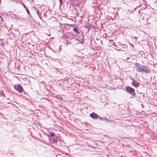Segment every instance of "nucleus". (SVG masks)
Returning <instances> with one entry per match:
<instances>
[{
    "mask_svg": "<svg viewBox=\"0 0 157 157\" xmlns=\"http://www.w3.org/2000/svg\"><path fill=\"white\" fill-rule=\"evenodd\" d=\"M117 50H118L119 51H121V49H117Z\"/></svg>",
    "mask_w": 157,
    "mask_h": 157,
    "instance_id": "nucleus-16",
    "label": "nucleus"
},
{
    "mask_svg": "<svg viewBox=\"0 0 157 157\" xmlns=\"http://www.w3.org/2000/svg\"><path fill=\"white\" fill-rule=\"evenodd\" d=\"M83 43V41H82V42H81V43H82V44Z\"/></svg>",
    "mask_w": 157,
    "mask_h": 157,
    "instance_id": "nucleus-20",
    "label": "nucleus"
},
{
    "mask_svg": "<svg viewBox=\"0 0 157 157\" xmlns=\"http://www.w3.org/2000/svg\"><path fill=\"white\" fill-rule=\"evenodd\" d=\"M56 98L57 99H62V98L60 96H59L58 95L56 96Z\"/></svg>",
    "mask_w": 157,
    "mask_h": 157,
    "instance_id": "nucleus-11",
    "label": "nucleus"
},
{
    "mask_svg": "<svg viewBox=\"0 0 157 157\" xmlns=\"http://www.w3.org/2000/svg\"><path fill=\"white\" fill-rule=\"evenodd\" d=\"M59 0V1L60 5L61 6V5H62V0Z\"/></svg>",
    "mask_w": 157,
    "mask_h": 157,
    "instance_id": "nucleus-12",
    "label": "nucleus"
},
{
    "mask_svg": "<svg viewBox=\"0 0 157 157\" xmlns=\"http://www.w3.org/2000/svg\"><path fill=\"white\" fill-rule=\"evenodd\" d=\"M15 17H14L16 18L20 19L21 18V17L20 16H17V15H15Z\"/></svg>",
    "mask_w": 157,
    "mask_h": 157,
    "instance_id": "nucleus-8",
    "label": "nucleus"
},
{
    "mask_svg": "<svg viewBox=\"0 0 157 157\" xmlns=\"http://www.w3.org/2000/svg\"><path fill=\"white\" fill-rule=\"evenodd\" d=\"M41 7V6H38V9H37L36 7L35 6H33V8L36 11V13L38 15V16L39 17V15L40 14V13H39V11L38 10V9L39 8H40Z\"/></svg>",
    "mask_w": 157,
    "mask_h": 157,
    "instance_id": "nucleus-6",
    "label": "nucleus"
},
{
    "mask_svg": "<svg viewBox=\"0 0 157 157\" xmlns=\"http://www.w3.org/2000/svg\"><path fill=\"white\" fill-rule=\"evenodd\" d=\"M125 89L127 92L130 93H133V94H132V95L134 96L135 93H134V92L135 90L133 88L129 86H127L125 88Z\"/></svg>",
    "mask_w": 157,
    "mask_h": 157,
    "instance_id": "nucleus-3",
    "label": "nucleus"
},
{
    "mask_svg": "<svg viewBox=\"0 0 157 157\" xmlns=\"http://www.w3.org/2000/svg\"><path fill=\"white\" fill-rule=\"evenodd\" d=\"M25 9L26 10V11L27 13L28 14H30V12H29V10L28 9V8H25Z\"/></svg>",
    "mask_w": 157,
    "mask_h": 157,
    "instance_id": "nucleus-10",
    "label": "nucleus"
},
{
    "mask_svg": "<svg viewBox=\"0 0 157 157\" xmlns=\"http://www.w3.org/2000/svg\"><path fill=\"white\" fill-rule=\"evenodd\" d=\"M134 38H137L135 36L134 37Z\"/></svg>",
    "mask_w": 157,
    "mask_h": 157,
    "instance_id": "nucleus-19",
    "label": "nucleus"
},
{
    "mask_svg": "<svg viewBox=\"0 0 157 157\" xmlns=\"http://www.w3.org/2000/svg\"><path fill=\"white\" fill-rule=\"evenodd\" d=\"M73 30H74V31L75 32V33H79L78 31V29H77V28H74L73 29Z\"/></svg>",
    "mask_w": 157,
    "mask_h": 157,
    "instance_id": "nucleus-7",
    "label": "nucleus"
},
{
    "mask_svg": "<svg viewBox=\"0 0 157 157\" xmlns=\"http://www.w3.org/2000/svg\"><path fill=\"white\" fill-rule=\"evenodd\" d=\"M23 6L25 9L26 8H27L26 7V6L24 4H23Z\"/></svg>",
    "mask_w": 157,
    "mask_h": 157,
    "instance_id": "nucleus-14",
    "label": "nucleus"
},
{
    "mask_svg": "<svg viewBox=\"0 0 157 157\" xmlns=\"http://www.w3.org/2000/svg\"><path fill=\"white\" fill-rule=\"evenodd\" d=\"M70 26H71V27H74V25L73 24L71 25Z\"/></svg>",
    "mask_w": 157,
    "mask_h": 157,
    "instance_id": "nucleus-15",
    "label": "nucleus"
},
{
    "mask_svg": "<svg viewBox=\"0 0 157 157\" xmlns=\"http://www.w3.org/2000/svg\"><path fill=\"white\" fill-rule=\"evenodd\" d=\"M50 136L51 137H53L55 136V133L53 132H50Z\"/></svg>",
    "mask_w": 157,
    "mask_h": 157,
    "instance_id": "nucleus-9",
    "label": "nucleus"
},
{
    "mask_svg": "<svg viewBox=\"0 0 157 157\" xmlns=\"http://www.w3.org/2000/svg\"><path fill=\"white\" fill-rule=\"evenodd\" d=\"M90 116L91 118L94 119H97L98 117V115L94 113H91L90 114Z\"/></svg>",
    "mask_w": 157,
    "mask_h": 157,
    "instance_id": "nucleus-4",
    "label": "nucleus"
},
{
    "mask_svg": "<svg viewBox=\"0 0 157 157\" xmlns=\"http://www.w3.org/2000/svg\"><path fill=\"white\" fill-rule=\"evenodd\" d=\"M135 67L137 71L139 72H144L147 73L150 71V68L148 67L142 65L139 63H135Z\"/></svg>",
    "mask_w": 157,
    "mask_h": 157,
    "instance_id": "nucleus-1",
    "label": "nucleus"
},
{
    "mask_svg": "<svg viewBox=\"0 0 157 157\" xmlns=\"http://www.w3.org/2000/svg\"><path fill=\"white\" fill-rule=\"evenodd\" d=\"M98 118H99L100 120H102V118L100 116H98Z\"/></svg>",
    "mask_w": 157,
    "mask_h": 157,
    "instance_id": "nucleus-13",
    "label": "nucleus"
},
{
    "mask_svg": "<svg viewBox=\"0 0 157 157\" xmlns=\"http://www.w3.org/2000/svg\"><path fill=\"white\" fill-rule=\"evenodd\" d=\"M105 120H107V121H109L108 119H105Z\"/></svg>",
    "mask_w": 157,
    "mask_h": 157,
    "instance_id": "nucleus-18",
    "label": "nucleus"
},
{
    "mask_svg": "<svg viewBox=\"0 0 157 157\" xmlns=\"http://www.w3.org/2000/svg\"><path fill=\"white\" fill-rule=\"evenodd\" d=\"M0 94H2V92L1 91H0Z\"/></svg>",
    "mask_w": 157,
    "mask_h": 157,
    "instance_id": "nucleus-17",
    "label": "nucleus"
},
{
    "mask_svg": "<svg viewBox=\"0 0 157 157\" xmlns=\"http://www.w3.org/2000/svg\"><path fill=\"white\" fill-rule=\"evenodd\" d=\"M132 84L136 88H137L139 86L138 83L135 81H133L132 83Z\"/></svg>",
    "mask_w": 157,
    "mask_h": 157,
    "instance_id": "nucleus-5",
    "label": "nucleus"
},
{
    "mask_svg": "<svg viewBox=\"0 0 157 157\" xmlns=\"http://www.w3.org/2000/svg\"><path fill=\"white\" fill-rule=\"evenodd\" d=\"M14 88L19 93H22L23 92H24V93L25 92L23 90V88L19 84L15 85L14 86Z\"/></svg>",
    "mask_w": 157,
    "mask_h": 157,
    "instance_id": "nucleus-2",
    "label": "nucleus"
},
{
    "mask_svg": "<svg viewBox=\"0 0 157 157\" xmlns=\"http://www.w3.org/2000/svg\"><path fill=\"white\" fill-rule=\"evenodd\" d=\"M129 58H127V59H129Z\"/></svg>",
    "mask_w": 157,
    "mask_h": 157,
    "instance_id": "nucleus-21",
    "label": "nucleus"
}]
</instances>
